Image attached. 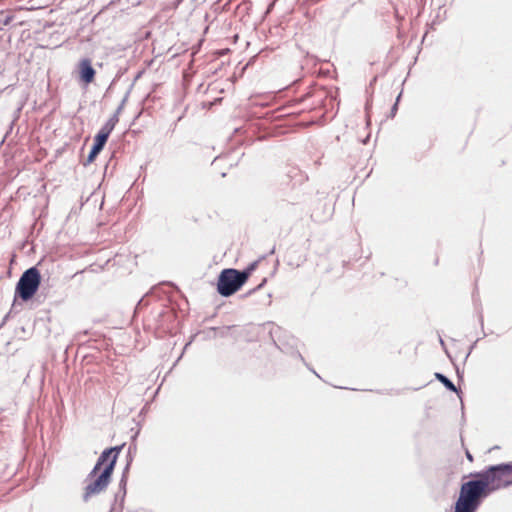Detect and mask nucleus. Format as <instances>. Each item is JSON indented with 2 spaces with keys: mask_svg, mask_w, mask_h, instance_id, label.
<instances>
[{
  "mask_svg": "<svg viewBox=\"0 0 512 512\" xmlns=\"http://www.w3.org/2000/svg\"><path fill=\"white\" fill-rule=\"evenodd\" d=\"M256 266V262L252 263L247 269H251V272L254 270Z\"/></svg>",
  "mask_w": 512,
  "mask_h": 512,
  "instance_id": "obj_13",
  "label": "nucleus"
},
{
  "mask_svg": "<svg viewBox=\"0 0 512 512\" xmlns=\"http://www.w3.org/2000/svg\"><path fill=\"white\" fill-rule=\"evenodd\" d=\"M401 97V93L398 95L397 99H396V102L395 104L392 106L391 108V117H394L396 112H397V109H398V102H399V99Z\"/></svg>",
  "mask_w": 512,
  "mask_h": 512,
  "instance_id": "obj_9",
  "label": "nucleus"
},
{
  "mask_svg": "<svg viewBox=\"0 0 512 512\" xmlns=\"http://www.w3.org/2000/svg\"><path fill=\"white\" fill-rule=\"evenodd\" d=\"M435 377L437 380H439L448 390L450 391H453V392H457V388L456 386L454 385V383L448 379L445 375L441 374V373H436L435 374Z\"/></svg>",
  "mask_w": 512,
  "mask_h": 512,
  "instance_id": "obj_8",
  "label": "nucleus"
},
{
  "mask_svg": "<svg viewBox=\"0 0 512 512\" xmlns=\"http://www.w3.org/2000/svg\"><path fill=\"white\" fill-rule=\"evenodd\" d=\"M119 119L117 118V114H113L107 122L102 126L100 131L96 136H102L103 139L107 140L110 133L115 128L116 124L118 123Z\"/></svg>",
  "mask_w": 512,
  "mask_h": 512,
  "instance_id": "obj_6",
  "label": "nucleus"
},
{
  "mask_svg": "<svg viewBox=\"0 0 512 512\" xmlns=\"http://www.w3.org/2000/svg\"><path fill=\"white\" fill-rule=\"evenodd\" d=\"M440 344L443 346L444 345V341L440 338Z\"/></svg>",
  "mask_w": 512,
  "mask_h": 512,
  "instance_id": "obj_14",
  "label": "nucleus"
},
{
  "mask_svg": "<svg viewBox=\"0 0 512 512\" xmlns=\"http://www.w3.org/2000/svg\"><path fill=\"white\" fill-rule=\"evenodd\" d=\"M461 485L454 512H475L482 496L512 486V462L487 467Z\"/></svg>",
  "mask_w": 512,
  "mask_h": 512,
  "instance_id": "obj_1",
  "label": "nucleus"
},
{
  "mask_svg": "<svg viewBox=\"0 0 512 512\" xmlns=\"http://www.w3.org/2000/svg\"><path fill=\"white\" fill-rule=\"evenodd\" d=\"M251 274V269L238 271L236 269H224L218 278L217 290L223 297H229L237 292L247 281Z\"/></svg>",
  "mask_w": 512,
  "mask_h": 512,
  "instance_id": "obj_3",
  "label": "nucleus"
},
{
  "mask_svg": "<svg viewBox=\"0 0 512 512\" xmlns=\"http://www.w3.org/2000/svg\"><path fill=\"white\" fill-rule=\"evenodd\" d=\"M95 76V70L89 59H83L80 62V77L85 83H91Z\"/></svg>",
  "mask_w": 512,
  "mask_h": 512,
  "instance_id": "obj_5",
  "label": "nucleus"
},
{
  "mask_svg": "<svg viewBox=\"0 0 512 512\" xmlns=\"http://www.w3.org/2000/svg\"><path fill=\"white\" fill-rule=\"evenodd\" d=\"M107 140L103 139L102 136H95L94 144L91 148V151L88 155L87 161L92 162L94 158L100 153V151L105 146Z\"/></svg>",
  "mask_w": 512,
  "mask_h": 512,
  "instance_id": "obj_7",
  "label": "nucleus"
},
{
  "mask_svg": "<svg viewBox=\"0 0 512 512\" xmlns=\"http://www.w3.org/2000/svg\"><path fill=\"white\" fill-rule=\"evenodd\" d=\"M122 447H111L101 453L95 466L87 476L89 483L86 485L83 494L84 501H88L90 497L100 494L108 487Z\"/></svg>",
  "mask_w": 512,
  "mask_h": 512,
  "instance_id": "obj_2",
  "label": "nucleus"
},
{
  "mask_svg": "<svg viewBox=\"0 0 512 512\" xmlns=\"http://www.w3.org/2000/svg\"><path fill=\"white\" fill-rule=\"evenodd\" d=\"M13 17L12 16H6L3 20L0 21V25L2 26H7L10 24V22L12 21Z\"/></svg>",
  "mask_w": 512,
  "mask_h": 512,
  "instance_id": "obj_10",
  "label": "nucleus"
},
{
  "mask_svg": "<svg viewBox=\"0 0 512 512\" xmlns=\"http://www.w3.org/2000/svg\"><path fill=\"white\" fill-rule=\"evenodd\" d=\"M125 101H126V97L123 99L122 103L120 104V106L117 108L116 112L114 114H117V118L119 119V114L121 113L123 107H124V104H125Z\"/></svg>",
  "mask_w": 512,
  "mask_h": 512,
  "instance_id": "obj_11",
  "label": "nucleus"
},
{
  "mask_svg": "<svg viewBox=\"0 0 512 512\" xmlns=\"http://www.w3.org/2000/svg\"><path fill=\"white\" fill-rule=\"evenodd\" d=\"M41 281V276L36 267L27 269L20 277L16 285V294L23 301L31 299L37 292Z\"/></svg>",
  "mask_w": 512,
  "mask_h": 512,
  "instance_id": "obj_4",
  "label": "nucleus"
},
{
  "mask_svg": "<svg viewBox=\"0 0 512 512\" xmlns=\"http://www.w3.org/2000/svg\"><path fill=\"white\" fill-rule=\"evenodd\" d=\"M466 458H467L470 462H472V461H473V456H472V454H471L469 451H466Z\"/></svg>",
  "mask_w": 512,
  "mask_h": 512,
  "instance_id": "obj_12",
  "label": "nucleus"
}]
</instances>
